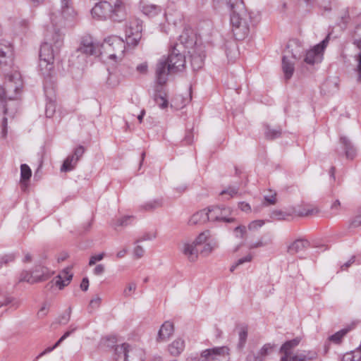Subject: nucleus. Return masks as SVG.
Segmentation results:
<instances>
[{"label":"nucleus","instance_id":"nucleus-1","mask_svg":"<svg viewBox=\"0 0 361 361\" xmlns=\"http://www.w3.org/2000/svg\"><path fill=\"white\" fill-rule=\"evenodd\" d=\"M183 35L180 36V44H175L167 59H161L156 66V78L157 82L162 85L167 81L168 75L182 71L185 65V57L181 53L185 47L183 41Z\"/></svg>","mask_w":361,"mask_h":361},{"label":"nucleus","instance_id":"nucleus-2","mask_svg":"<svg viewBox=\"0 0 361 361\" xmlns=\"http://www.w3.org/2000/svg\"><path fill=\"white\" fill-rule=\"evenodd\" d=\"M259 20L257 15L247 11L243 2L240 1L237 5V8L231 15V23L232 31L237 40H242L248 36L250 28L255 26Z\"/></svg>","mask_w":361,"mask_h":361},{"label":"nucleus","instance_id":"nucleus-3","mask_svg":"<svg viewBox=\"0 0 361 361\" xmlns=\"http://www.w3.org/2000/svg\"><path fill=\"white\" fill-rule=\"evenodd\" d=\"M62 44V35L57 31L51 38L47 35L39 51V68L44 78L51 77L54 73V61L55 53Z\"/></svg>","mask_w":361,"mask_h":361},{"label":"nucleus","instance_id":"nucleus-4","mask_svg":"<svg viewBox=\"0 0 361 361\" xmlns=\"http://www.w3.org/2000/svg\"><path fill=\"white\" fill-rule=\"evenodd\" d=\"M6 87L0 85V104L4 114H13L18 105V94L22 83L18 73L8 75Z\"/></svg>","mask_w":361,"mask_h":361},{"label":"nucleus","instance_id":"nucleus-5","mask_svg":"<svg viewBox=\"0 0 361 361\" xmlns=\"http://www.w3.org/2000/svg\"><path fill=\"white\" fill-rule=\"evenodd\" d=\"M91 15L97 20L110 19L121 23L127 17V8L122 0H115L113 4L107 1L97 3L91 10Z\"/></svg>","mask_w":361,"mask_h":361},{"label":"nucleus","instance_id":"nucleus-6","mask_svg":"<svg viewBox=\"0 0 361 361\" xmlns=\"http://www.w3.org/2000/svg\"><path fill=\"white\" fill-rule=\"evenodd\" d=\"M125 48L126 42L116 35L106 37L101 45L102 53L106 54L110 59H121Z\"/></svg>","mask_w":361,"mask_h":361},{"label":"nucleus","instance_id":"nucleus-7","mask_svg":"<svg viewBox=\"0 0 361 361\" xmlns=\"http://www.w3.org/2000/svg\"><path fill=\"white\" fill-rule=\"evenodd\" d=\"M208 238V233H200L194 240L183 242L180 247L183 255L191 262L197 261L200 252V247Z\"/></svg>","mask_w":361,"mask_h":361},{"label":"nucleus","instance_id":"nucleus-8","mask_svg":"<svg viewBox=\"0 0 361 361\" xmlns=\"http://www.w3.org/2000/svg\"><path fill=\"white\" fill-rule=\"evenodd\" d=\"M290 47L288 45L286 54L282 58V69L286 80H289L292 77L295 70V62L300 58V56L298 55L300 47L296 46L295 50L290 51Z\"/></svg>","mask_w":361,"mask_h":361},{"label":"nucleus","instance_id":"nucleus-9","mask_svg":"<svg viewBox=\"0 0 361 361\" xmlns=\"http://www.w3.org/2000/svg\"><path fill=\"white\" fill-rule=\"evenodd\" d=\"M229 348L226 346L206 349L202 351L197 361H228Z\"/></svg>","mask_w":361,"mask_h":361},{"label":"nucleus","instance_id":"nucleus-10","mask_svg":"<svg viewBox=\"0 0 361 361\" xmlns=\"http://www.w3.org/2000/svg\"><path fill=\"white\" fill-rule=\"evenodd\" d=\"M142 22L139 20L135 19L129 22L126 28V40L128 46L134 47L137 45L142 37Z\"/></svg>","mask_w":361,"mask_h":361},{"label":"nucleus","instance_id":"nucleus-11","mask_svg":"<svg viewBox=\"0 0 361 361\" xmlns=\"http://www.w3.org/2000/svg\"><path fill=\"white\" fill-rule=\"evenodd\" d=\"M210 221H223L231 223L233 218L229 217L231 214V209L225 206H212L207 208Z\"/></svg>","mask_w":361,"mask_h":361},{"label":"nucleus","instance_id":"nucleus-12","mask_svg":"<svg viewBox=\"0 0 361 361\" xmlns=\"http://www.w3.org/2000/svg\"><path fill=\"white\" fill-rule=\"evenodd\" d=\"M328 43V37L324 39L321 43L314 46L312 49L307 51L305 54L304 61L310 65L319 63L322 61L323 51Z\"/></svg>","mask_w":361,"mask_h":361},{"label":"nucleus","instance_id":"nucleus-13","mask_svg":"<svg viewBox=\"0 0 361 361\" xmlns=\"http://www.w3.org/2000/svg\"><path fill=\"white\" fill-rule=\"evenodd\" d=\"M42 274L33 275L32 271H23L19 276V282H27L30 284L47 280L49 278L48 271L46 267H39Z\"/></svg>","mask_w":361,"mask_h":361},{"label":"nucleus","instance_id":"nucleus-14","mask_svg":"<svg viewBox=\"0 0 361 361\" xmlns=\"http://www.w3.org/2000/svg\"><path fill=\"white\" fill-rule=\"evenodd\" d=\"M99 51L98 45H96L90 37H85L82 38L80 47L77 51L81 52L86 55H94Z\"/></svg>","mask_w":361,"mask_h":361},{"label":"nucleus","instance_id":"nucleus-15","mask_svg":"<svg viewBox=\"0 0 361 361\" xmlns=\"http://www.w3.org/2000/svg\"><path fill=\"white\" fill-rule=\"evenodd\" d=\"M173 332H174V326H173V323H171L169 321L165 322L161 325V326L158 332L157 341V342H164V341H167V339H169V337L171 336H172Z\"/></svg>","mask_w":361,"mask_h":361},{"label":"nucleus","instance_id":"nucleus-16","mask_svg":"<svg viewBox=\"0 0 361 361\" xmlns=\"http://www.w3.org/2000/svg\"><path fill=\"white\" fill-rule=\"evenodd\" d=\"M71 268L67 267L64 269L58 276L56 281V285L59 286V289H63L72 280L73 274L71 271Z\"/></svg>","mask_w":361,"mask_h":361},{"label":"nucleus","instance_id":"nucleus-17","mask_svg":"<svg viewBox=\"0 0 361 361\" xmlns=\"http://www.w3.org/2000/svg\"><path fill=\"white\" fill-rule=\"evenodd\" d=\"M145 352L142 349L130 346L125 361H144Z\"/></svg>","mask_w":361,"mask_h":361},{"label":"nucleus","instance_id":"nucleus-18","mask_svg":"<svg viewBox=\"0 0 361 361\" xmlns=\"http://www.w3.org/2000/svg\"><path fill=\"white\" fill-rule=\"evenodd\" d=\"M185 348V341L182 338L174 340L168 347L169 353L173 356L179 355Z\"/></svg>","mask_w":361,"mask_h":361},{"label":"nucleus","instance_id":"nucleus-19","mask_svg":"<svg viewBox=\"0 0 361 361\" xmlns=\"http://www.w3.org/2000/svg\"><path fill=\"white\" fill-rule=\"evenodd\" d=\"M207 221H209L208 209H204L194 214L190 217L189 224L190 225H197L204 224Z\"/></svg>","mask_w":361,"mask_h":361},{"label":"nucleus","instance_id":"nucleus-20","mask_svg":"<svg viewBox=\"0 0 361 361\" xmlns=\"http://www.w3.org/2000/svg\"><path fill=\"white\" fill-rule=\"evenodd\" d=\"M341 144L345 150V154L347 159H353L356 156V149L350 141L346 137L340 138Z\"/></svg>","mask_w":361,"mask_h":361},{"label":"nucleus","instance_id":"nucleus-21","mask_svg":"<svg viewBox=\"0 0 361 361\" xmlns=\"http://www.w3.org/2000/svg\"><path fill=\"white\" fill-rule=\"evenodd\" d=\"M13 49L5 48V51L0 50V66L1 67L11 66L13 63Z\"/></svg>","mask_w":361,"mask_h":361},{"label":"nucleus","instance_id":"nucleus-22","mask_svg":"<svg viewBox=\"0 0 361 361\" xmlns=\"http://www.w3.org/2000/svg\"><path fill=\"white\" fill-rule=\"evenodd\" d=\"M142 11L149 17H154L161 13V8L160 6L153 4L144 3L142 5Z\"/></svg>","mask_w":361,"mask_h":361},{"label":"nucleus","instance_id":"nucleus-23","mask_svg":"<svg viewBox=\"0 0 361 361\" xmlns=\"http://www.w3.org/2000/svg\"><path fill=\"white\" fill-rule=\"evenodd\" d=\"M61 16L63 18L68 19L74 16L75 11L72 7L71 0H61Z\"/></svg>","mask_w":361,"mask_h":361},{"label":"nucleus","instance_id":"nucleus-24","mask_svg":"<svg viewBox=\"0 0 361 361\" xmlns=\"http://www.w3.org/2000/svg\"><path fill=\"white\" fill-rule=\"evenodd\" d=\"M309 243L307 240H302V239H298L295 240L289 247H288V252L292 254H296L304 249H305L307 247H308Z\"/></svg>","mask_w":361,"mask_h":361},{"label":"nucleus","instance_id":"nucleus-25","mask_svg":"<svg viewBox=\"0 0 361 361\" xmlns=\"http://www.w3.org/2000/svg\"><path fill=\"white\" fill-rule=\"evenodd\" d=\"M78 162V161L75 158V155L71 154L68 156L61 167V171L68 172L73 170L75 168Z\"/></svg>","mask_w":361,"mask_h":361},{"label":"nucleus","instance_id":"nucleus-26","mask_svg":"<svg viewBox=\"0 0 361 361\" xmlns=\"http://www.w3.org/2000/svg\"><path fill=\"white\" fill-rule=\"evenodd\" d=\"M70 330L67 331L60 338L59 340L54 344V346L52 347H49L47 348H46L42 353H41L39 355V357L40 356H42L44 355H45L46 353H50L51 351H52L54 349H55L56 347H58L60 343L61 342H63L66 338H68L72 333H73L76 329H77V327L76 326H73V325H71L70 326Z\"/></svg>","mask_w":361,"mask_h":361},{"label":"nucleus","instance_id":"nucleus-27","mask_svg":"<svg viewBox=\"0 0 361 361\" xmlns=\"http://www.w3.org/2000/svg\"><path fill=\"white\" fill-rule=\"evenodd\" d=\"M353 328V326L351 325V326H348V327L346 328H344L338 331H337L336 333H335L334 334L331 335L329 339V341H331V342L336 343V344H339L343 338L350 331L352 330Z\"/></svg>","mask_w":361,"mask_h":361},{"label":"nucleus","instance_id":"nucleus-28","mask_svg":"<svg viewBox=\"0 0 361 361\" xmlns=\"http://www.w3.org/2000/svg\"><path fill=\"white\" fill-rule=\"evenodd\" d=\"M190 58V63L193 70L197 71L203 66L204 55L200 53H193Z\"/></svg>","mask_w":361,"mask_h":361},{"label":"nucleus","instance_id":"nucleus-29","mask_svg":"<svg viewBox=\"0 0 361 361\" xmlns=\"http://www.w3.org/2000/svg\"><path fill=\"white\" fill-rule=\"evenodd\" d=\"M300 361H314L318 358V353L315 350H298Z\"/></svg>","mask_w":361,"mask_h":361},{"label":"nucleus","instance_id":"nucleus-30","mask_svg":"<svg viewBox=\"0 0 361 361\" xmlns=\"http://www.w3.org/2000/svg\"><path fill=\"white\" fill-rule=\"evenodd\" d=\"M300 342V339L298 338L292 339L290 341H286L283 345L281 347V352L283 355L293 353V349L295 348Z\"/></svg>","mask_w":361,"mask_h":361},{"label":"nucleus","instance_id":"nucleus-31","mask_svg":"<svg viewBox=\"0 0 361 361\" xmlns=\"http://www.w3.org/2000/svg\"><path fill=\"white\" fill-rule=\"evenodd\" d=\"M247 334L248 330L246 326L240 327L238 331V343L237 344V348L239 350H242L244 348L247 341Z\"/></svg>","mask_w":361,"mask_h":361},{"label":"nucleus","instance_id":"nucleus-32","mask_svg":"<svg viewBox=\"0 0 361 361\" xmlns=\"http://www.w3.org/2000/svg\"><path fill=\"white\" fill-rule=\"evenodd\" d=\"M202 246V249L200 250V254L202 256L207 257L209 256L212 251L214 250V248L216 247V245L215 243L212 242H208L206 243V241L200 245Z\"/></svg>","mask_w":361,"mask_h":361},{"label":"nucleus","instance_id":"nucleus-33","mask_svg":"<svg viewBox=\"0 0 361 361\" xmlns=\"http://www.w3.org/2000/svg\"><path fill=\"white\" fill-rule=\"evenodd\" d=\"M264 135L267 139L273 140L279 137L281 134V129H271L269 125H265Z\"/></svg>","mask_w":361,"mask_h":361},{"label":"nucleus","instance_id":"nucleus-34","mask_svg":"<svg viewBox=\"0 0 361 361\" xmlns=\"http://www.w3.org/2000/svg\"><path fill=\"white\" fill-rule=\"evenodd\" d=\"M214 1L216 4H224L233 13V11H235L237 8V5H240V2L243 1L242 0H214Z\"/></svg>","mask_w":361,"mask_h":361},{"label":"nucleus","instance_id":"nucleus-35","mask_svg":"<svg viewBox=\"0 0 361 361\" xmlns=\"http://www.w3.org/2000/svg\"><path fill=\"white\" fill-rule=\"evenodd\" d=\"M162 200L161 199H157L154 200L149 201L142 206V209L146 211L153 210L156 208L160 207L162 206Z\"/></svg>","mask_w":361,"mask_h":361},{"label":"nucleus","instance_id":"nucleus-36","mask_svg":"<svg viewBox=\"0 0 361 361\" xmlns=\"http://www.w3.org/2000/svg\"><path fill=\"white\" fill-rule=\"evenodd\" d=\"M32 175L30 168L25 164L20 166V176L21 180L23 181L28 180Z\"/></svg>","mask_w":361,"mask_h":361},{"label":"nucleus","instance_id":"nucleus-37","mask_svg":"<svg viewBox=\"0 0 361 361\" xmlns=\"http://www.w3.org/2000/svg\"><path fill=\"white\" fill-rule=\"evenodd\" d=\"M274 348H275V345L274 344L266 343L260 349V350L258 353L257 355L261 357L262 359L264 357H265L267 355L270 354L273 351Z\"/></svg>","mask_w":361,"mask_h":361},{"label":"nucleus","instance_id":"nucleus-38","mask_svg":"<svg viewBox=\"0 0 361 361\" xmlns=\"http://www.w3.org/2000/svg\"><path fill=\"white\" fill-rule=\"evenodd\" d=\"M129 348L130 345L127 343H123L122 345H116L114 349L115 353L118 355V357L123 355L125 358Z\"/></svg>","mask_w":361,"mask_h":361},{"label":"nucleus","instance_id":"nucleus-39","mask_svg":"<svg viewBox=\"0 0 361 361\" xmlns=\"http://www.w3.org/2000/svg\"><path fill=\"white\" fill-rule=\"evenodd\" d=\"M299 352L290 353L283 355L281 357V361H300Z\"/></svg>","mask_w":361,"mask_h":361},{"label":"nucleus","instance_id":"nucleus-40","mask_svg":"<svg viewBox=\"0 0 361 361\" xmlns=\"http://www.w3.org/2000/svg\"><path fill=\"white\" fill-rule=\"evenodd\" d=\"M55 110H56V105H55L54 102H49V103H47V104L46 106V109H45V114H46L47 117H48V118L52 117L54 114Z\"/></svg>","mask_w":361,"mask_h":361},{"label":"nucleus","instance_id":"nucleus-41","mask_svg":"<svg viewBox=\"0 0 361 361\" xmlns=\"http://www.w3.org/2000/svg\"><path fill=\"white\" fill-rule=\"evenodd\" d=\"M154 100L156 103L159 106L161 109H165L168 106V101L161 95L156 94L154 96Z\"/></svg>","mask_w":361,"mask_h":361},{"label":"nucleus","instance_id":"nucleus-42","mask_svg":"<svg viewBox=\"0 0 361 361\" xmlns=\"http://www.w3.org/2000/svg\"><path fill=\"white\" fill-rule=\"evenodd\" d=\"M136 289V284L135 283H130L123 290V295L125 298L130 297Z\"/></svg>","mask_w":361,"mask_h":361},{"label":"nucleus","instance_id":"nucleus-43","mask_svg":"<svg viewBox=\"0 0 361 361\" xmlns=\"http://www.w3.org/2000/svg\"><path fill=\"white\" fill-rule=\"evenodd\" d=\"M133 256L135 259H140L145 255V250L141 245H136L133 249Z\"/></svg>","mask_w":361,"mask_h":361},{"label":"nucleus","instance_id":"nucleus-44","mask_svg":"<svg viewBox=\"0 0 361 361\" xmlns=\"http://www.w3.org/2000/svg\"><path fill=\"white\" fill-rule=\"evenodd\" d=\"M15 259V255L13 254L5 255L0 258V268L3 264H7L9 262H13Z\"/></svg>","mask_w":361,"mask_h":361},{"label":"nucleus","instance_id":"nucleus-45","mask_svg":"<svg viewBox=\"0 0 361 361\" xmlns=\"http://www.w3.org/2000/svg\"><path fill=\"white\" fill-rule=\"evenodd\" d=\"M157 237L156 233H147L142 235L140 238H138L135 243H138L142 241H146V240H152L155 239Z\"/></svg>","mask_w":361,"mask_h":361},{"label":"nucleus","instance_id":"nucleus-46","mask_svg":"<svg viewBox=\"0 0 361 361\" xmlns=\"http://www.w3.org/2000/svg\"><path fill=\"white\" fill-rule=\"evenodd\" d=\"M264 224V221L263 220H255L249 224L248 229L255 231L261 228Z\"/></svg>","mask_w":361,"mask_h":361},{"label":"nucleus","instance_id":"nucleus-47","mask_svg":"<svg viewBox=\"0 0 361 361\" xmlns=\"http://www.w3.org/2000/svg\"><path fill=\"white\" fill-rule=\"evenodd\" d=\"M131 216H123L116 221V223L115 224V227L117 226H126L130 224Z\"/></svg>","mask_w":361,"mask_h":361},{"label":"nucleus","instance_id":"nucleus-48","mask_svg":"<svg viewBox=\"0 0 361 361\" xmlns=\"http://www.w3.org/2000/svg\"><path fill=\"white\" fill-rule=\"evenodd\" d=\"M270 194L264 196V200L269 204H275L276 202V192L271 190L269 191Z\"/></svg>","mask_w":361,"mask_h":361},{"label":"nucleus","instance_id":"nucleus-49","mask_svg":"<svg viewBox=\"0 0 361 361\" xmlns=\"http://www.w3.org/2000/svg\"><path fill=\"white\" fill-rule=\"evenodd\" d=\"M85 152V147L82 145H80L74 149L73 154L72 155H75V158L78 161H79L80 158L83 156Z\"/></svg>","mask_w":361,"mask_h":361},{"label":"nucleus","instance_id":"nucleus-50","mask_svg":"<svg viewBox=\"0 0 361 361\" xmlns=\"http://www.w3.org/2000/svg\"><path fill=\"white\" fill-rule=\"evenodd\" d=\"M105 256V253L102 252L99 255H93L90 257L89 261V266H93L97 262L101 261Z\"/></svg>","mask_w":361,"mask_h":361},{"label":"nucleus","instance_id":"nucleus-51","mask_svg":"<svg viewBox=\"0 0 361 361\" xmlns=\"http://www.w3.org/2000/svg\"><path fill=\"white\" fill-rule=\"evenodd\" d=\"M234 231L236 233V236L240 238H244L246 234V227L244 226H237Z\"/></svg>","mask_w":361,"mask_h":361},{"label":"nucleus","instance_id":"nucleus-52","mask_svg":"<svg viewBox=\"0 0 361 361\" xmlns=\"http://www.w3.org/2000/svg\"><path fill=\"white\" fill-rule=\"evenodd\" d=\"M355 60L357 61L356 71L358 73V81L361 82V52H360L356 56Z\"/></svg>","mask_w":361,"mask_h":361},{"label":"nucleus","instance_id":"nucleus-53","mask_svg":"<svg viewBox=\"0 0 361 361\" xmlns=\"http://www.w3.org/2000/svg\"><path fill=\"white\" fill-rule=\"evenodd\" d=\"M102 299L99 296L93 298L90 302V307L92 308H98L100 306Z\"/></svg>","mask_w":361,"mask_h":361},{"label":"nucleus","instance_id":"nucleus-54","mask_svg":"<svg viewBox=\"0 0 361 361\" xmlns=\"http://www.w3.org/2000/svg\"><path fill=\"white\" fill-rule=\"evenodd\" d=\"M136 70L141 74H146L148 71V65L146 62L142 63L137 66Z\"/></svg>","mask_w":361,"mask_h":361},{"label":"nucleus","instance_id":"nucleus-55","mask_svg":"<svg viewBox=\"0 0 361 361\" xmlns=\"http://www.w3.org/2000/svg\"><path fill=\"white\" fill-rule=\"evenodd\" d=\"M238 193V189L233 187H230L226 190H224L221 192L220 195H223L225 194L229 195L231 197H233L235 195Z\"/></svg>","mask_w":361,"mask_h":361},{"label":"nucleus","instance_id":"nucleus-56","mask_svg":"<svg viewBox=\"0 0 361 361\" xmlns=\"http://www.w3.org/2000/svg\"><path fill=\"white\" fill-rule=\"evenodd\" d=\"M350 227L355 228L361 226V214L357 215L350 224Z\"/></svg>","mask_w":361,"mask_h":361},{"label":"nucleus","instance_id":"nucleus-57","mask_svg":"<svg viewBox=\"0 0 361 361\" xmlns=\"http://www.w3.org/2000/svg\"><path fill=\"white\" fill-rule=\"evenodd\" d=\"M246 361H262V359L261 357L252 352L247 356Z\"/></svg>","mask_w":361,"mask_h":361},{"label":"nucleus","instance_id":"nucleus-58","mask_svg":"<svg viewBox=\"0 0 361 361\" xmlns=\"http://www.w3.org/2000/svg\"><path fill=\"white\" fill-rule=\"evenodd\" d=\"M105 271V267L104 265L102 264H97L95 268L93 270V273L95 274V275H101Z\"/></svg>","mask_w":361,"mask_h":361},{"label":"nucleus","instance_id":"nucleus-59","mask_svg":"<svg viewBox=\"0 0 361 361\" xmlns=\"http://www.w3.org/2000/svg\"><path fill=\"white\" fill-rule=\"evenodd\" d=\"M355 262V256H352L350 259L343 265L341 266V270H346L349 267H350Z\"/></svg>","mask_w":361,"mask_h":361},{"label":"nucleus","instance_id":"nucleus-60","mask_svg":"<svg viewBox=\"0 0 361 361\" xmlns=\"http://www.w3.org/2000/svg\"><path fill=\"white\" fill-rule=\"evenodd\" d=\"M252 259V255L251 254H249L246 255L245 257L239 259L237 261V264H243L245 262H249Z\"/></svg>","mask_w":361,"mask_h":361},{"label":"nucleus","instance_id":"nucleus-61","mask_svg":"<svg viewBox=\"0 0 361 361\" xmlns=\"http://www.w3.org/2000/svg\"><path fill=\"white\" fill-rule=\"evenodd\" d=\"M238 207L242 211L245 212H248L251 210L250 204L244 202H240Z\"/></svg>","mask_w":361,"mask_h":361},{"label":"nucleus","instance_id":"nucleus-62","mask_svg":"<svg viewBox=\"0 0 361 361\" xmlns=\"http://www.w3.org/2000/svg\"><path fill=\"white\" fill-rule=\"evenodd\" d=\"M5 48H13L12 45L6 40L0 41V50L4 51Z\"/></svg>","mask_w":361,"mask_h":361},{"label":"nucleus","instance_id":"nucleus-63","mask_svg":"<svg viewBox=\"0 0 361 361\" xmlns=\"http://www.w3.org/2000/svg\"><path fill=\"white\" fill-rule=\"evenodd\" d=\"M89 287V280L87 278H84L80 283V288L83 291L87 290Z\"/></svg>","mask_w":361,"mask_h":361},{"label":"nucleus","instance_id":"nucleus-64","mask_svg":"<svg viewBox=\"0 0 361 361\" xmlns=\"http://www.w3.org/2000/svg\"><path fill=\"white\" fill-rule=\"evenodd\" d=\"M71 318V309H69V312L67 315H63L60 319V323L61 324H66Z\"/></svg>","mask_w":361,"mask_h":361}]
</instances>
